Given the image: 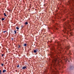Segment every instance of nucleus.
<instances>
[{"instance_id":"nucleus-4","label":"nucleus","mask_w":74,"mask_h":74,"mask_svg":"<svg viewBox=\"0 0 74 74\" xmlns=\"http://www.w3.org/2000/svg\"><path fill=\"white\" fill-rule=\"evenodd\" d=\"M70 48V47L69 46H67L65 48V49H66H66H69Z\"/></svg>"},{"instance_id":"nucleus-12","label":"nucleus","mask_w":74,"mask_h":74,"mask_svg":"<svg viewBox=\"0 0 74 74\" xmlns=\"http://www.w3.org/2000/svg\"><path fill=\"white\" fill-rule=\"evenodd\" d=\"M26 45H27L26 44H25L24 45V46L25 47L26 46Z\"/></svg>"},{"instance_id":"nucleus-1","label":"nucleus","mask_w":74,"mask_h":74,"mask_svg":"<svg viewBox=\"0 0 74 74\" xmlns=\"http://www.w3.org/2000/svg\"><path fill=\"white\" fill-rule=\"evenodd\" d=\"M69 21H68L67 23H66L65 24V25H64V30H63V32L64 33H67L66 31L67 30V29H69L70 31H69V32L70 33V31H71V27L70 25L69 24Z\"/></svg>"},{"instance_id":"nucleus-21","label":"nucleus","mask_w":74,"mask_h":74,"mask_svg":"<svg viewBox=\"0 0 74 74\" xmlns=\"http://www.w3.org/2000/svg\"><path fill=\"white\" fill-rule=\"evenodd\" d=\"M60 44H58V47H59V46H60Z\"/></svg>"},{"instance_id":"nucleus-25","label":"nucleus","mask_w":74,"mask_h":74,"mask_svg":"<svg viewBox=\"0 0 74 74\" xmlns=\"http://www.w3.org/2000/svg\"><path fill=\"white\" fill-rule=\"evenodd\" d=\"M5 31V32H7V31Z\"/></svg>"},{"instance_id":"nucleus-24","label":"nucleus","mask_w":74,"mask_h":74,"mask_svg":"<svg viewBox=\"0 0 74 74\" xmlns=\"http://www.w3.org/2000/svg\"><path fill=\"white\" fill-rule=\"evenodd\" d=\"M69 53V54H70V55H71V53Z\"/></svg>"},{"instance_id":"nucleus-26","label":"nucleus","mask_w":74,"mask_h":74,"mask_svg":"<svg viewBox=\"0 0 74 74\" xmlns=\"http://www.w3.org/2000/svg\"><path fill=\"white\" fill-rule=\"evenodd\" d=\"M67 32H69V31H68V30H67Z\"/></svg>"},{"instance_id":"nucleus-7","label":"nucleus","mask_w":74,"mask_h":74,"mask_svg":"<svg viewBox=\"0 0 74 74\" xmlns=\"http://www.w3.org/2000/svg\"><path fill=\"white\" fill-rule=\"evenodd\" d=\"M71 11H73V10H74V8L73 7V8L71 7Z\"/></svg>"},{"instance_id":"nucleus-5","label":"nucleus","mask_w":74,"mask_h":74,"mask_svg":"<svg viewBox=\"0 0 74 74\" xmlns=\"http://www.w3.org/2000/svg\"><path fill=\"white\" fill-rule=\"evenodd\" d=\"M26 69V66H24L22 68V69Z\"/></svg>"},{"instance_id":"nucleus-27","label":"nucleus","mask_w":74,"mask_h":74,"mask_svg":"<svg viewBox=\"0 0 74 74\" xmlns=\"http://www.w3.org/2000/svg\"><path fill=\"white\" fill-rule=\"evenodd\" d=\"M12 40H13V38H12Z\"/></svg>"},{"instance_id":"nucleus-13","label":"nucleus","mask_w":74,"mask_h":74,"mask_svg":"<svg viewBox=\"0 0 74 74\" xmlns=\"http://www.w3.org/2000/svg\"><path fill=\"white\" fill-rule=\"evenodd\" d=\"M16 29H17V30H19V28H18V27H17Z\"/></svg>"},{"instance_id":"nucleus-16","label":"nucleus","mask_w":74,"mask_h":74,"mask_svg":"<svg viewBox=\"0 0 74 74\" xmlns=\"http://www.w3.org/2000/svg\"><path fill=\"white\" fill-rule=\"evenodd\" d=\"M2 21H4V18H2L1 19Z\"/></svg>"},{"instance_id":"nucleus-17","label":"nucleus","mask_w":74,"mask_h":74,"mask_svg":"<svg viewBox=\"0 0 74 74\" xmlns=\"http://www.w3.org/2000/svg\"><path fill=\"white\" fill-rule=\"evenodd\" d=\"M70 34L71 36H73V33H70Z\"/></svg>"},{"instance_id":"nucleus-28","label":"nucleus","mask_w":74,"mask_h":74,"mask_svg":"<svg viewBox=\"0 0 74 74\" xmlns=\"http://www.w3.org/2000/svg\"><path fill=\"white\" fill-rule=\"evenodd\" d=\"M73 25H74V23H73Z\"/></svg>"},{"instance_id":"nucleus-15","label":"nucleus","mask_w":74,"mask_h":74,"mask_svg":"<svg viewBox=\"0 0 74 74\" xmlns=\"http://www.w3.org/2000/svg\"><path fill=\"white\" fill-rule=\"evenodd\" d=\"M21 47V45H18V48H19Z\"/></svg>"},{"instance_id":"nucleus-22","label":"nucleus","mask_w":74,"mask_h":74,"mask_svg":"<svg viewBox=\"0 0 74 74\" xmlns=\"http://www.w3.org/2000/svg\"><path fill=\"white\" fill-rule=\"evenodd\" d=\"M3 33H5V31H4L3 32Z\"/></svg>"},{"instance_id":"nucleus-11","label":"nucleus","mask_w":74,"mask_h":74,"mask_svg":"<svg viewBox=\"0 0 74 74\" xmlns=\"http://www.w3.org/2000/svg\"><path fill=\"white\" fill-rule=\"evenodd\" d=\"M3 15H4L5 16H7V15L5 14V13H4L3 14Z\"/></svg>"},{"instance_id":"nucleus-14","label":"nucleus","mask_w":74,"mask_h":74,"mask_svg":"<svg viewBox=\"0 0 74 74\" xmlns=\"http://www.w3.org/2000/svg\"><path fill=\"white\" fill-rule=\"evenodd\" d=\"M14 32H15L14 34H16V30H15L14 31Z\"/></svg>"},{"instance_id":"nucleus-6","label":"nucleus","mask_w":74,"mask_h":74,"mask_svg":"<svg viewBox=\"0 0 74 74\" xmlns=\"http://www.w3.org/2000/svg\"><path fill=\"white\" fill-rule=\"evenodd\" d=\"M74 20V18H71V22H74V21H73V20Z\"/></svg>"},{"instance_id":"nucleus-8","label":"nucleus","mask_w":74,"mask_h":74,"mask_svg":"<svg viewBox=\"0 0 74 74\" xmlns=\"http://www.w3.org/2000/svg\"><path fill=\"white\" fill-rule=\"evenodd\" d=\"M34 53H36V52H37V50H34Z\"/></svg>"},{"instance_id":"nucleus-23","label":"nucleus","mask_w":74,"mask_h":74,"mask_svg":"<svg viewBox=\"0 0 74 74\" xmlns=\"http://www.w3.org/2000/svg\"><path fill=\"white\" fill-rule=\"evenodd\" d=\"M4 56V54H3L2 55V56Z\"/></svg>"},{"instance_id":"nucleus-19","label":"nucleus","mask_w":74,"mask_h":74,"mask_svg":"<svg viewBox=\"0 0 74 74\" xmlns=\"http://www.w3.org/2000/svg\"><path fill=\"white\" fill-rule=\"evenodd\" d=\"M1 70H0V74H1Z\"/></svg>"},{"instance_id":"nucleus-10","label":"nucleus","mask_w":74,"mask_h":74,"mask_svg":"<svg viewBox=\"0 0 74 74\" xmlns=\"http://www.w3.org/2000/svg\"><path fill=\"white\" fill-rule=\"evenodd\" d=\"M27 24H28V23H27V22H26L25 23V25H27Z\"/></svg>"},{"instance_id":"nucleus-2","label":"nucleus","mask_w":74,"mask_h":74,"mask_svg":"<svg viewBox=\"0 0 74 74\" xmlns=\"http://www.w3.org/2000/svg\"><path fill=\"white\" fill-rule=\"evenodd\" d=\"M69 5H72V6H74V0H71L68 2L67 3Z\"/></svg>"},{"instance_id":"nucleus-20","label":"nucleus","mask_w":74,"mask_h":74,"mask_svg":"<svg viewBox=\"0 0 74 74\" xmlns=\"http://www.w3.org/2000/svg\"><path fill=\"white\" fill-rule=\"evenodd\" d=\"M1 65L2 66H3V64H1Z\"/></svg>"},{"instance_id":"nucleus-3","label":"nucleus","mask_w":74,"mask_h":74,"mask_svg":"<svg viewBox=\"0 0 74 74\" xmlns=\"http://www.w3.org/2000/svg\"><path fill=\"white\" fill-rule=\"evenodd\" d=\"M52 62L53 63H56V60H53L52 61Z\"/></svg>"},{"instance_id":"nucleus-18","label":"nucleus","mask_w":74,"mask_h":74,"mask_svg":"<svg viewBox=\"0 0 74 74\" xmlns=\"http://www.w3.org/2000/svg\"><path fill=\"white\" fill-rule=\"evenodd\" d=\"M17 67H19V65H18Z\"/></svg>"},{"instance_id":"nucleus-9","label":"nucleus","mask_w":74,"mask_h":74,"mask_svg":"<svg viewBox=\"0 0 74 74\" xmlns=\"http://www.w3.org/2000/svg\"><path fill=\"white\" fill-rule=\"evenodd\" d=\"M5 72H6V70L4 69L3 71V73H5Z\"/></svg>"}]
</instances>
